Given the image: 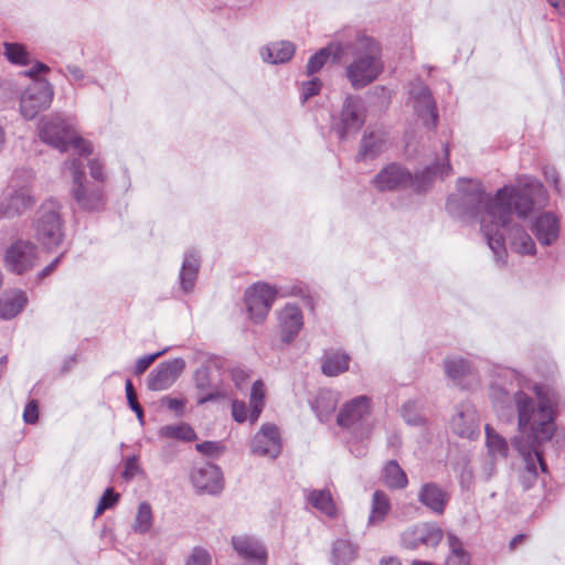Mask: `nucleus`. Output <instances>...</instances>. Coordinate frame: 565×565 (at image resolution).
<instances>
[{
    "instance_id": "f257e3e1",
    "label": "nucleus",
    "mask_w": 565,
    "mask_h": 565,
    "mask_svg": "<svg viewBox=\"0 0 565 565\" xmlns=\"http://www.w3.org/2000/svg\"><path fill=\"white\" fill-rule=\"evenodd\" d=\"M543 194L542 184L534 178L524 177L518 186H503L493 198L486 194L480 181L460 179L457 193L447 200L448 212L463 221L478 218L480 230L493 252L497 263L505 264V235L510 247L520 255H534L535 243L530 234L511 224L512 212L526 217L534 209V199Z\"/></svg>"
},
{
    "instance_id": "f03ea898",
    "label": "nucleus",
    "mask_w": 565,
    "mask_h": 565,
    "mask_svg": "<svg viewBox=\"0 0 565 565\" xmlns=\"http://www.w3.org/2000/svg\"><path fill=\"white\" fill-rule=\"evenodd\" d=\"M530 384L518 372L501 370L489 388V397L501 419L510 422L514 417L513 405L518 413V428L521 434L512 439V445L523 457L526 471L536 478V465L546 471L541 446L550 441L556 431L554 394L543 386L534 385L531 395Z\"/></svg>"
},
{
    "instance_id": "7ed1b4c3",
    "label": "nucleus",
    "mask_w": 565,
    "mask_h": 565,
    "mask_svg": "<svg viewBox=\"0 0 565 565\" xmlns=\"http://www.w3.org/2000/svg\"><path fill=\"white\" fill-rule=\"evenodd\" d=\"M352 54V62L345 68V75L355 89L363 88L377 78L383 71L379 43L364 34L356 33L354 39H344V54Z\"/></svg>"
},
{
    "instance_id": "20e7f679",
    "label": "nucleus",
    "mask_w": 565,
    "mask_h": 565,
    "mask_svg": "<svg viewBox=\"0 0 565 565\" xmlns=\"http://www.w3.org/2000/svg\"><path fill=\"white\" fill-rule=\"evenodd\" d=\"M445 162L436 163L425 168L420 174L415 177L404 167L397 163H391L384 167L373 179L374 186L381 191H394L411 186L414 191H424L431 182L434 177H448L452 168L449 163V148L445 146Z\"/></svg>"
},
{
    "instance_id": "39448f33",
    "label": "nucleus",
    "mask_w": 565,
    "mask_h": 565,
    "mask_svg": "<svg viewBox=\"0 0 565 565\" xmlns=\"http://www.w3.org/2000/svg\"><path fill=\"white\" fill-rule=\"evenodd\" d=\"M39 136L43 142L61 152H65L70 145L79 156H87L93 151L90 143L77 137L72 124L65 121L60 115L43 118L39 125Z\"/></svg>"
},
{
    "instance_id": "423d86ee",
    "label": "nucleus",
    "mask_w": 565,
    "mask_h": 565,
    "mask_svg": "<svg viewBox=\"0 0 565 565\" xmlns=\"http://www.w3.org/2000/svg\"><path fill=\"white\" fill-rule=\"evenodd\" d=\"M60 210L61 205L56 200H46L40 205L32 221L34 238L49 250L57 247L64 237Z\"/></svg>"
},
{
    "instance_id": "0eeeda50",
    "label": "nucleus",
    "mask_w": 565,
    "mask_h": 565,
    "mask_svg": "<svg viewBox=\"0 0 565 565\" xmlns=\"http://www.w3.org/2000/svg\"><path fill=\"white\" fill-rule=\"evenodd\" d=\"M365 107L359 96L348 95L338 116L333 117L332 131L340 140L355 136L365 122Z\"/></svg>"
},
{
    "instance_id": "6e6552de",
    "label": "nucleus",
    "mask_w": 565,
    "mask_h": 565,
    "mask_svg": "<svg viewBox=\"0 0 565 565\" xmlns=\"http://www.w3.org/2000/svg\"><path fill=\"white\" fill-rule=\"evenodd\" d=\"M369 416L370 398L362 395L351 399L341 407L337 422L339 426L349 429L356 438L363 439L371 430Z\"/></svg>"
},
{
    "instance_id": "1a4fd4ad",
    "label": "nucleus",
    "mask_w": 565,
    "mask_h": 565,
    "mask_svg": "<svg viewBox=\"0 0 565 565\" xmlns=\"http://www.w3.org/2000/svg\"><path fill=\"white\" fill-rule=\"evenodd\" d=\"M39 259L38 246L29 239L19 238L6 248L3 266L11 274L24 275L38 265Z\"/></svg>"
},
{
    "instance_id": "9d476101",
    "label": "nucleus",
    "mask_w": 565,
    "mask_h": 565,
    "mask_svg": "<svg viewBox=\"0 0 565 565\" xmlns=\"http://www.w3.org/2000/svg\"><path fill=\"white\" fill-rule=\"evenodd\" d=\"M68 166L73 175L72 193L78 206L83 210L95 211L104 205V196L102 189L98 185H90L84 183V172L82 170V162L73 159L65 163Z\"/></svg>"
},
{
    "instance_id": "9b49d317",
    "label": "nucleus",
    "mask_w": 565,
    "mask_h": 565,
    "mask_svg": "<svg viewBox=\"0 0 565 565\" xmlns=\"http://www.w3.org/2000/svg\"><path fill=\"white\" fill-rule=\"evenodd\" d=\"M407 104L427 127L435 128L438 121L436 102L430 89L422 81L411 83Z\"/></svg>"
},
{
    "instance_id": "f8f14e48",
    "label": "nucleus",
    "mask_w": 565,
    "mask_h": 565,
    "mask_svg": "<svg viewBox=\"0 0 565 565\" xmlns=\"http://www.w3.org/2000/svg\"><path fill=\"white\" fill-rule=\"evenodd\" d=\"M53 99V88L46 81L33 82L22 94L20 99L21 115L33 119L41 110L50 107Z\"/></svg>"
},
{
    "instance_id": "ddd939ff",
    "label": "nucleus",
    "mask_w": 565,
    "mask_h": 565,
    "mask_svg": "<svg viewBox=\"0 0 565 565\" xmlns=\"http://www.w3.org/2000/svg\"><path fill=\"white\" fill-rule=\"evenodd\" d=\"M277 291L274 287L257 282L249 287L245 292V305L250 319L258 323L268 315Z\"/></svg>"
},
{
    "instance_id": "4468645a",
    "label": "nucleus",
    "mask_w": 565,
    "mask_h": 565,
    "mask_svg": "<svg viewBox=\"0 0 565 565\" xmlns=\"http://www.w3.org/2000/svg\"><path fill=\"white\" fill-rule=\"evenodd\" d=\"M35 204V198L28 185L12 184L0 199V218L20 216Z\"/></svg>"
},
{
    "instance_id": "2eb2a0df",
    "label": "nucleus",
    "mask_w": 565,
    "mask_h": 565,
    "mask_svg": "<svg viewBox=\"0 0 565 565\" xmlns=\"http://www.w3.org/2000/svg\"><path fill=\"white\" fill-rule=\"evenodd\" d=\"M185 363L182 359L162 362L153 369L147 381V387L150 391H163L169 388L180 376Z\"/></svg>"
},
{
    "instance_id": "dca6fc26",
    "label": "nucleus",
    "mask_w": 565,
    "mask_h": 565,
    "mask_svg": "<svg viewBox=\"0 0 565 565\" xmlns=\"http://www.w3.org/2000/svg\"><path fill=\"white\" fill-rule=\"evenodd\" d=\"M191 481L201 493L217 494L223 489L222 471L212 463L194 468L191 472Z\"/></svg>"
},
{
    "instance_id": "f3484780",
    "label": "nucleus",
    "mask_w": 565,
    "mask_h": 565,
    "mask_svg": "<svg viewBox=\"0 0 565 565\" xmlns=\"http://www.w3.org/2000/svg\"><path fill=\"white\" fill-rule=\"evenodd\" d=\"M250 448L253 454L276 458L281 451V443L278 428L271 424H265L254 436Z\"/></svg>"
},
{
    "instance_id": "a211bd4d",
    "label": "nucleus",
    "mask_w": 565,
    "mask_h": 565,
    "mask_svg": "<svg viewBox=\"0 0 565 565\" xmlns=\"http://www.w3.org/2000/svg\"><path fill=\"white\" fill-rule=\"evenodd\" d=\"M449 493L435 482H426L418 492V501L436 514H443L448 501Z\"/></svg>"
},
{
    "instance_id": "6ab92c4d",
    "label": "nucleus",
    "mask_w": 565,
    "mask_h": 565,
    "mask_svg": "<svg viewBox=\"0 0 565 565\" xmlns=\"http://www.w3.org/2000/svg\"><path fill=\"white\" fill-rule=\"evenodd\" d=\"M303 324L302 312L295 305H287L279 313V327L281 340L289 343L292 341Z\"/></svg>"
},
{
    "instance_id": "aec40b11",
    "label": "nucleus",
    "mask_w": 565,
    "mask_h": 565,
    "mask_svg": "<svg viewBox=\"0 0 565 565\" xmlns=\"http://www.w3.org/2000/svg\"><path fill=\"white\" fill-rule=\"evenodd\" d=\"M232 545L241 557L259 565L265 564L267 553L256 539L247 535L233 536Z\"/></svg>"
},
{
    "instance_id": "412c9836",
    "label": "nucleus",
    "mask_w": 565,
    "mask_h": 565,
    "mask_svg": "<svg viewBox=\"0 0 565 565\" xmlns=\"http://www.w3.org/2000/svg\"><path fill=\"white\" fill-rule=\"evenodd\" d=\"M450 425L454 433L463 438L472 439L479 434L478 415L470 406L459 409Z\"/></svg>"
},
{
    "instance_id": "4be33fe9",
    "label": "nucleus",
    "mask_w": 565,
    "mask_h": 565,
    "mask_svg": "<svg viewBox=\"0 0 565 565\" xmlns=\"http://www.w3.org/2000/svg\"><path fill=\"white\" fill-rule=\"evenodd\" d=\"M532 230L537 241L542 245L548 246L558 237L559 222L553 213L546 212L535 220Z\"/></svg>"
},
{
    "instance_id": "5701e85b",
    "label": "nucleus",
    "mask_w": 565,
    "mask_h": 565,
    "mask_svg": "<svg viewBox=\"0 0 565 565\" xmlns=\"http://www.w3.org/2000/svg\"><path fill=\"white\" fill-rule=\"evenodd\" d=\"M344 55V39L331 42L328 46L313 54L306 66L307 74L313 75L319 72L326 62L332 57L333 61H340Z\"/></svg>"
},
{
    "instance_id": "b1692460",
    "label": "nucleus",
    "mask_w": 565,
    "mask_h": 565,
    "mask_svg": "<svg viewBox=\"0 0 565 565\" xmlns=\"http://www.w3.org/2000/svg\"><path fill=\"white\" fill-rule=\"evenodd\" d=\"M28 303V297L24 291L12 290L0 297V318L11 319L23 310Z\"/></svg>"
},
{
    "instance_id": "393cba45",
    "label": "nucleus",
    "mask_w": 565,
    "mask_h": 565,
    "mask_svg": "<svg viewBox=\"0 0 565 565\" xmlns=\"http://www.w3.org/2000/svg\"><path fill=\"white\" fill-rule=\"evenodd\" d=\"M306 499L309 504L328 518H337L338 508L329 490H309L306 493Z\"/></svg>"
},
{
    "instance_id": "a878e982",
    "label": "nucleus",
    "mask_w": 565,
    "mask_h": 565,
    "mask_svg": "<svg viewBox=\"0 0 565 565\" xmlns=\"http://www.w3.org/2000/svg\"><path fill=\"white\" fill-rule=\"evenodd\" d=\"M200 268L199 257L194 250H189L184 255L180 270V285L183 291L190 292L195 284Z\"/></svg>"
},
{
    "instance_id": "bb28decb",
    "label": "nucleus",
    "mask_w": 565,
    "mask_h": 565,
    "mask_svg": "<svg viewBox=\"0 0 565 565\" xmlns=\"http://www.w3.org/2000/svg\"><path fill=\"white\" fill-rule=\"evenodd\" d=\"M295 54V46L291 42L281 41L271 43L262 49L260 55L267 63L278 64L288 62Z\"/></svg>"
},
{
    "instance_id": "cd10ccee",
    "label": "nucleus",
    "mask_w": 565,
    "mask_h": 565,
    "mask_svg": "<svg viewBox=\"0 0 565 565\" xmlns=\"http://www.w3.org/2000/svg\"><path fill=\"white\" fill-rule=\"evenodd\" d=\"M391 511V501L388 495L381 491H374L372 495L371 512L367 519V525H379L385 521Z\"/></svg>"
},
{
    "instance_id": "c85d7f7f",
    "label": "nucleus",
    "mask_w": 565,
    "mask_h": 565,
    "mask_svg": "<svg viewBox=\"0 0 565 565\" xmlns=\"http://www.w3.org/2000/svg\"><path fill=\"white\" fill-rule=\"evenodd\" d=\"M386 148V138L383 132L373 131L364 135L358 154L359 159H373Z\"/></svg>"
},
{
    "instance_id": "c756f323",
    "label": "nucleus",
    "mask_w": 565,
    "mask_h": 565,
    "mask_svg": "<svg viewBox=\"0 0 565 565\" xmlns=\"http://www.w3.org/2000/svg\"><path fill=\"white\" fill-rule=\"evenodd\" d=\"M382 478L391 489H404L408 484L407 476L396 460H390L384 466Z\"/></svg>"
},
{
    "instance_id": "7c9ffc66",
    "label": "nucleus",
    "mask_w": 565,
    "mask_h": 565,
    "mask_svg": "<svg viewBox=\"0 0 565 565\" xmlns=\"http://www.w3.org/2000/svg\"><path fill=\"white\" fill-rule=\"evenodd\" d=\"M350 358L344 353H326L322 362V372L327 376H337L349 369Z\"/></svg>"
},
{
    "instance_id": "2f4dec72",
    "label": "nucleus",
    "mask_w": 565,
    "mask_h": 565,
    "mask_svg": "<svg viewBox=\"0 0 565 565\" xmlns=\"http://www.w3.org/2000/svg\"><path fill=\"white\" fill-rule=\"evenodd\" d=\"M356 556V546L350 541L340 539L332 546V562L334 565H349Z\"/></svg>"
},
{
    "instance_id": "473e14b6",
    "label": "nucleus",
    "mask_w": 565,
    "mask_h": 565,
    "mask_svg": "<svg viewBox=\"0 0 565 565\" xmlns=\"http://www.w3.org/2000/svg\"><path fill=\"white\" fill-rule=\"evenodd\" d=\"M337 407L335 395L331 391H322L318 394L312 408L320 422L328 420Z\"/></svg>"
},
{
    "instance_id": "72a5a7b5",
    "label": "nucleus",
    "mask_w": 565,
    "mask_h": 565,
    "mask_svg": "<svg viewBox=\"0 0 565 565\" xmlns=\"http://www.w3.org/2000/svg\"><path fill=\"white\" fill-rule=\"evenodd\" d=\"M158 434L161 438L177 439L183 441H192L198 438L193 428L184 423L162 426L160 427Z\"/></svg>"
},
{
    "instance_id": "f704fd0d",
    "label": "nucleus",
    "mask_w": 565,
    "mask_h": 565,
    "mask_svg": "<svg viewBox=\"0 0 565 565\" xmlns=\"http://www.w3.org/2000/svg\"><path fill=\"white\" fill-rule=\"evenodd\" d=\"M265 397H266V387L263 381L257 380L253 383L249 405H250V414L249 419L252 423H255L258 418L263 408L265 406Z\"/></svg>"
},
{
    "instance_id": "c9c22d12",
    "label": "nucleus",
    "mask_w": 565,
    "mask_h": 565,
    "mask_svg": "<svg viewBox=\"0 0 565 565\" xmlns=\"http://www.w3.org/2000/svg\"><path fill=\"white\" fill-rule=\"evenodd\" d=\"M444 369L447 376L455 382H459L471 372L470 363L458 356L447 358L444 361Z\"/></svg>"
},
{
    "instance_id": "e433bc0d",
    "label": "nucleus",
    "mask_w": 565,
    "mask_h": 565,
    "mask_svg": "<svg viewBox=\"0 0 565 565\" xmlns=\"http://www.w3.org/2000/svg\"><path fill=\"white\" fill-rule=\"evenodd\" d=\"M486 435H487V447L489 454L497 458H505L508 456V443L507 440L497 434L493 428L489 425L486 426Z\"/></svg>"
},
{
    "instance_id": "4c0bfd02",
    "label": "nucleus",
    "mask_w": 565,
    "mask_h": 565,
    "mask_svg": "<svg viewBox=\"0 0 565 565\" xmlns=\"http://www.w3.org/2000/svg\"><path fill=\"white\" fill-rule=\"evenodd\" d=\"M450 554L446 565H469V555L463 550L461 542L454 534H448Z\"/></svg>"
},
{
    "instance_id": "58836bf2",
    "label": "nucleus",
    "mask_w": 565,
    "mask_h": 565,
    "mask_svg": "<svg viewBox=\"0 0 565 565\" xmlns=\"http://www.w3.org/2000/svg\"><path fill=\"white\" fill-rule=\"evenodd\" d=\"M417 533L422 536V543L426 546H436L443 540V530L435 524L417 525Z\"/></svg>"
},
{
    "instance_id": "ea45409f",
    "label": "nucleus",
    "mask_w": 565,
    "mask_h": 565,
    "mask_svg": "<svg viewBox=\"0 0 565 565\" xmlns=\"http://www.w3.org/2000/svg\"><path fill=\"white\" fill-rule=\"evenodd\" d=\"M152 526V511L147 502L139 504L134 529L138 533H147Z\"/></svg>"
},
{
    "instance_id": "a19ab883",
    "label": "nucleus",
    "mask_w": 565,
    "mask_h": 565,
    "mask_svg": "<svg viewBox=\"0 0 565 565\" xmlns=\"http://www.w3.org/2000/svg\"><path fill=\"white\" fill-rule=\"evenodd\" d=\"M4 55L14 64L25 65L29 62L28 52L18 43H4Z\"/></svg>"
},
{
    "instance_id": "79ce46f5",
    "label": "nucleus",
    "mask_w": 565,
    "mask_h": 565,
    "mask_svg": "<svg viewBox=\"0 0 565 565\" xmlns=\"http://www.w3.org/2000/svg\"><path fill=\"white\" fill-rule=\"evenodd\" d=\"M402 415L405 422L409 425H420L424 423V417L419 412V406L416 402H406L402 407Z\"/></svg>"
},
{
    "instance_id": "37998d69",
    "label": "nucleus",
    "mask_w": 565,
    "mask_h": 565,
    "mask_svg": "<svg viewBox=\"0 0 565 565\" xmlns=\"http://www.w3.org/2000/svg\"><path fill=\"white\" fill-rule=\"evenodd\" d=\"M118 500V493H115L111 488L106 489L96 508L95 518L102 515L105 510L113 508Z\"/></svg>"
},
{
    "instance_id": "c03bdc74",
    "label": "nucleus",
    "mask_w": 565,
    "mask_h": 565,
    "mask_svg": "<svg viewBox=\"0 0 565 565\" xmlns=\"http://www.w3.org/2000/svg\"><path fill=\"white\" fill-rule=\"evenodd\" d=\"M401 540L403 546L409 550H415L419 545H423L422 536L417 533V525L404 531Z\"/></svg>"
},
{
    "instance_id": "a18cd8bd",
    "label": "nucleus",
    "mask_w": 565,
    "mask_h": 565,
    "mask_svg": "<svg viewBox=\"0 0 565 565\" xmlns=\"http://www.w3.org/2000/svg\"><path fill=\"white\" fill-rule=\"evenodd\" d=\"M320 89H321V82L317 77H313L310 81L303 82L301 84V90H300L301 102L305 103L312 96L319 94Z\"/></svg>"
},
{
    "instance_id": "49530a36",
    "label": "nucleus",
    "mask_w": 565,
    "mask_h": 565,
    "mask_svg": "<svg viewBox=\"0 0 565 565\" xmlns=\"http://www.w3.org/2000/svg\"><path fill=\"white\" fill-rule=\"evenodd\" d=\"M125 388H126V396H127L128 404H129L130 408L136 413L139 420H142L143 412H142L140 404L137 401V395H136L132 382L130 380L126 381Z\"/></svg>"
},
{
    "instance_id": "de8ad7c7",
    "label": "nucleus",
    "mask_w": 565,
    "mask_h": 565,
    "mask_svg": "<svg viewBox=\"0 0 565 565\" xmlns=\"http://www.w3.org/2000/svg\"><path fill=\"white\" fill-rule=\"evenodd\" d=\"M185 565H211V556L204 548L195 547Z\"/></svg>"
},
{
    "instance_id": "09e8293b",
    "label": "nucleus",
    "mask_w": 565,
    "mask_h": 565,
    "mask_svg": "<svg viewBox=\"0 0 565 565\" xmlns=\"http://www.w3.org/2000/svg\"><path fill=\"white\" fill-rule=\"evenodd\" d=\"M166 350L160 352L148 354L139 358L135 365V374L140 375L147 371V369L159 358L161 356Z\"/></svg>"
},
{
    "instance_id": "8fccbe9b",
    "label": "nucleus",
    "mask_w": 565,
    "mask_h": 565,
    "mask_svg": "<svg viewBox=\"0 0 565 565\" xmlns=\"http://www.w3.org/2000/svg\"><path fill=\"white\" fill-rule=\"evenodd\" d=\"M194 379L199 390L206 391L211 388L210 371L207 367H200L196 370Z\"/></svg>"
},
{
    "instance_id": "3c124183",
    "label": "nucleus",
    "mask_w": 565,
    "mask_h": 565,
    "mask_svg": "<svg viewBox=\"0 0 565 565\" xmlns=\"http://www.w3.org/2000/svg\"><path fill=\"white\" fill-rule=\"evenodd\" d=\"M39 418V405L38 402L32 399L30 401L23 411V420L26 424H35Z\"/></svg>"
},
{
    "instance_id": "603ef678",
    "label": "nucleus",
    "mask_w": 565,
    "mask_h": 565,
    "mask_svg": "<svg viewBox=\"0 0 565 565\" xmlns=\"http://www.w3.org/2000/svg\"><path fill=\"white\" fill-rule=\"evenodd\" d=\"M139 472H140V467L138 463V458L136 456L128 457L125 462V470L122 472V477L126 480H130Z\"/></svg>"
},
{
    "instance_id": "864d4df0",
    "label": "nucleus",
    "mask_w": 565,
    "mask_h": 565,
    "mask_svg": "<svg viewBox=\"0 0 565 565\" xmlns=\"http://www.w3.org/2000/svg\"><path fill=\"white\" fill-rule=\"evenodd\" d=\"M231 374H232V380L235 383V386L239 390H242L245 386V384L247 383V381L250 377L249 372L244 369H241V367L233 369L231 371Z\"/></svg>"
},
{
    "instance_id": "5fc2aeb1",
    "label": "nucleus",
    "mask_w": 565,
    "mask_h": 565,
    "mask_svg": "<svg viewBox=\"0 0 565 565\" xmlns=\"http://www.w3.org/2000/svg\"><path fill=\"white\" fill-rule=\"evenodd\" d=\"M232 415L237 423H244L247 419V406L244 402L233 401Z\"/></svg>"
},
{
    "instance_id": "6e6d98bb",
    "label": "nucleus",
    "mask_w": 565,
    "mask_h": 565,
    "mask_svg": "<svg viewBox=\"0 0 565 565\" xmlns=\"http://www.w3.org/2000/svg\"><path fill=\"white\" fill-rule=\"evenodd\" d=\"M195 448L199 452L209 456L218 452L221 449L220 444L216 441H204L201 444H196Z\"/></svg>"
},
{
    "instance_id": "4d7b16f0",
    "label": "nucleus",
    "mask_w": 565,
    "mask_h": 565,
    "mask_svg": "<svg viewBox=\"0 0 565 565\" xmlns=\"http://www.w3.org/2000/svg\"><path fill=\"white\" fill-rule=\"evenodd\" d=\"M544 177L546 181L555 186L556 190L558 189L559 183V177L555 168L553 167H546L544 169Z\"/></svg>"
},
{
    "instance_id": "13d9d810",
    "label": "nucleus",
    "mask_w": 565,
    "mask_h": 565,
    "mask_svg": "<svg viewBox=\"0 0 565 565\" xmlns=\"http://www.w3.org/2000/svg\"><path fill=\"white\" fill-rule=\"evenodd\" d=\"M89 171L92 178H94L97 181H103V166L97 160L89 161Z\"/></svg>"
},
{
    "instance_id": "bf43d9fd",
    "label": "nucleus",
    "mask_w": 565,
    "mask_h": 565,
    "mask_svg": "<svg viewBox=\"0 0 565 565\" xmlns=\"http://www.w3.org/2000/svg\"><path fill=\"white\" fill-rule=\"evenodd\" d=\"M61 260V256L56 257L53 262H51L46 267H44L38 275V278L44 279L50 276L56 268L57 264Z\"/></svg>"
},
{
    "instance_id": "052dcab7",
    "label": "nucleus",
    "mask_w": 565,
    "mask_h": 565,
    "mask_svg": "<svg viewBox=\"0 0 565 565\" xmlns=\"http://www.w3.org/2000/svg\"><path fill=\"white\" fill-rule=\"evenodd\" d=\"M169 409L180 412L184 407V402L178 398H169L168 399Z\"/></svg>"
},
{
    "instance_id": "680f3d73",
    "label": "nucleus",
    "mask_w": 565,
    "mask_h": 565,
    "mask_svg": "<svg viewBox=\"0 0 565 565\" xmlns=\"http://www.w3.org/2000/svg\"><path fill=\"white\" fill-rule=\"evenodd\" d=\"M49 67L43 63H36L26 74L31 77L47 71Z\"/></svg>"
},
{
    "instance_id": "e2e57ef3",
    "label": "nucleus",
    "mask_w": 565,
    "mask_h": 565,
    "mask_svg": "<svg viewBox=\"0 0 565 565\" xmlns=\"http://www.w3.org/2000/svg\"><path fill=\"white\" fill-rule=\"evenodd\" d=\"M67 72L73 76L74 79L79 81L83 78V73L77 66H67Z\"/></svg>"
},
{
    "instance_id": "0e129e2a",
    "label": "nucleus",
    "mask_w": 565,
    "mask_h": 565,
    "mask_svg": "<svg viewBox=\"0 0 565 565\" xmlns=\"http://www.w3.org/2000/svg\"><path fill=\"white\" fill-rule=\"evenodd\" d=\"M217 397V392L211 391L206 395L199 397L198 403L204 404L206 402L213 401Z\"/></svg>"
},
{
    "instance_id": "69168bd1",
    "label": "nucleus",
    "mask_w": 565,
    "mask_h": 565,
    "mask_svg": "<svg viewBox=\"0 0 565 565\" xmlns=\"http://www.w3.org/2000/svg\"><path fill=\"white\" fill-rule=\"evenodd\" d=\"M381 565H402V564L397 558L388 557V558L382 559Z\"/></svg>"
},
{
    "instance_id": "338daca9",
    "label": "nucleus",
    "mask_w": 565,
    "mask_h": 565,
    "mask_svg": "<svg viewBox=\"0 0 565 565\" xmlns=\"http://www.w3.org/2000/svg\"><path fill=\"white\" fill-rule=\"evenodd\" d=\"M4 145H6V134H4L3 128L0 126V152L4 148Z\"/></svg>"
},
{
    "instance_id": "774afa93",
    "label": "nucleus",
    "mask_w": 565,
    "mask_h": 565,
    "mask_svg": "<svg viewBox=\"0 0 565 565\" xmlns=\"http://www.w3.org/2000/svg\"><path fill=\"white\" fill-rule=\"evenodd\" d=\"M547 1L555 9H559L561 8L562 0H547Z\"/></svg>"
}]
</instances>
